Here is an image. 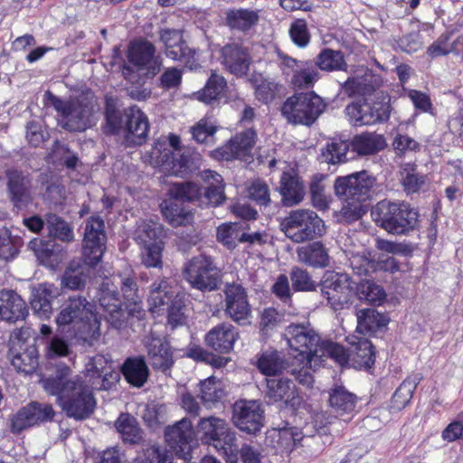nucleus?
I'll list each match as a JSON object with an SVG mask.
<instances>
[{
  "instance_id": "1",
  "label": "nucleus",
  "mask_w": 463,
  "mask_h": 463,
  "mask_svg": "<svg viewBox=\"0 0 463 463\" xmlns=\"http://www.w3.org/2000/svg\"><path fill=\"white\" fill-rule=\"evenodd\" d=\"M118 378L109 361L101 354L89 360L83 375L71 379H47L45 390L57 396L59 405L70 418L80 420L89 418L96 407L93 390H107Z\"/></svg>"
},
{
  "instance_id": "2",
  "label": "nucleus",
  "mask_w": 463,
  "mask_h": 463,
  "mask_svg": "<svg viewBox=\"0 0 463 463\" xmlns=\"http://www.w3.org/2000/svg\"><path fill=\"white\" fill-rule=\"evenodd\" d=\"M285 337L292 354L299 356L306 365L315 363L318 365L323 357H330L336 364H344L347 358L345 349L331 341H321L319 335L309 325L291 324L285 332Z\"/></svg>"
},
{
  "instance_id": "3",
  "label": "nucleus",
  "mask_w": 463,
  "mask_h": 463,
  "mask_svg": "<svg viewBox=\"0 0 463 463\" xmlns=\"http://www.w3.org/2000/svg\"><path fill=\"white\" fill-rule=\"evenodd\" d=\"M55 321L59 327L71 326L84 341H92L99 335L100 322L93 312V306L80 296L69 298Z\"/></svg>"
},
{
  "instance_id": "4",
  "label": "nucleus",
  "mask_w": 463,
  "mask_h": 463,
  "mask_svg": "<svg viewBox=\"0 0 463 463\" xmlns=\"http://www.w3.org/2000/svg\"><path fill=\"white\" fill-rule=\"evenodd\" d=\"M373 221L392 234H405L418 221V213L403 202L383 200L372 209Z\"/></svg>"
},
{
  "instance_id": "5",
  "label": "nucleus",
  "mask_w": 463,
  "mask_h": 463,
  "mask_svg": "<svg viewBox=\"0 0 463 463\" xmlns=\"http://www.w3.org/2000/svg\"><path fill=\"white\" fill-rule=\"evenodd\" d=\"M281 231L293 242L301 243L323 236L324 221L309 209L292 210L280 222Z\"/></svg>"
},
{
  "instance_id": "6",
  "label": "nucleus",
  "mask_w": 463,
  "mask_h": 463,
  "mask_svg": "<svg viewBox=\"0 0 463 463\" xmlns=\"http://www.w3.org/2000/svg\"><path fill=\"white\" fill-rule=\"evenodd\" d=\"M144 161L156 167H161L164 172L173 175H182L188 170L180 137L175 134L168 136V142H156L151 150L144 156Z\"/></svg>"
},
{
  "instance_id": "7",
  "label": "nucleus",
  "mask_w": 463,
  "mask_h": 463,
  "mask_svg": "<svg viewBox=\"0 0 463 463\" xmlns=\"http://www.w3.org/2000/svg\"><path fill=\"white\" fill-rule=\"evenodd\" d=\"M197 431L203 442L212 444L224 455L238 451L235 432L224 419L214 416L202 418L197 424Z\"/></svg>"
},
{
  "instance_id": "8",
  "label": "nucleus",
  "mask_w": 463,
  "mask_h": 463,
  "mask_svg": "<svg viewBox=\"0 0 463 463\" xmlns=\"http://www.w3.org/2000/svg\"><path fill=\"white\" fill-rule=\"evenodd\" d=\"M321 294L334 310H342L351 302L353 288L346 273L326 271L320 285Z\"/></svg>"
},
{
  "instance_id": "9",
  "label": "nucleus",
  "mask_w": 463,
  "mask_h": 463,
  "mask_svg": "<svg viewBox=\"0 0 463 463\" xmlns=\"http://www.w3.org/2000/svg\"><path fill=\"white\" fill-rule=\"evenodd\" d=\"M374 184L375 179L367 172L362 171L337 177L334 187L338 197L364 203L370 198V193Z\"/></svg>"
},
{
  "instance_id": "10",
  "label": "nucleus",
  "mask_w": 463,
  "mask_h": 463,
  "mask_svg": "<svg viewBox=\"0 0 463 463\" xmlns=\"http://www.w3.org/2000/svg\"><path fill=\"white\" fill-rule=\"evenodd\" d=\"M224 313L240 326L250 324L252 310L245 288L239 284H229L224 289Z\"/></svg>"
},
{
  "instance_id": "11",
  "label": "nucleus",
  "mask_w": 463,
  "mask_h": 463,
  "mask_svg": "<svg viewBox=\"0 0 463 463\" xmlns=\"http://www.w3.org/2000/svg\"><path fill=\"white\" fill-rule=\"evenodd\" d=\"M104 222L99 217L92 216L87 220L83 239V256L90 266L97 265L105 250L106 234Z\"/></svg>"
},
{
  "instance_id": "12",
  "label": "nucleus",
  "mask_w": 463,
  "mask_h": 463,
  "mask_svg": "<svg viewBox=\"0 0 463 463\" xmlns=\"http://www.w3.org/2000/svg\"><path fill=\"white\" fill-rule=\"evenodd\" d=\"M103 128L107 134L122 132L128 143L141 145L146 139L149 124L147 118H106Z\"/></svg>"
},
{
  "instance_id": "13",
  "label": "nucleus",
  "mask_w": 463,
  "mask_h": 463,
  "mask_svg": "<svg viewBox=\"0 0 463 463\" xmlns=\"http://www.w3.org/2000/svg\"><path fill=\"white\" fill-rule=\"evenodd\" d=\"M95 96L91 91L81 92L77 97L64 100L50 90L44 93L45 106L53 107L62 116H90L93 113Z\"/></svg>"
},
{
  "instance_id": "14",
  "label": "nucleus",
  "mask_w": 463,
  "mask_h": 463,
  "mask_svg": "<svg viewBox=\"0 0 463 463\" xmlns=\"http://www.w3.org/2000/svg\"><path fill=\"white\" fill-rule=\"evenodd\" d=\"M326 103L315 92H301L288 98L281 107L282 116H320Z\"/></svg>"
},
{
  "instance_id": "15",
  "label": "nucleus",
  "mask_w": 463,
  "mask_h": 463,
  "mask_svg": "<svg viewBox=\"0 0 463 463\" xmlns=\"http://www.w3.org/2000/svg\"><path fill=\"white\" fill-rule=\"evenodd\" d=\"M185 278L189 284L200 290H213L216 288L215 268L210 258L198 256L192 259L184 269Z\"/></svg>"
},
{
  "instance_id": "16",
  "label": "nucleus",
  "mask_w": 463,
  "mask_h": 463,
  "mask_svg": "<svg viewBox=\"0 0 463 463\" xmlns=\"http://www.w3.org/2000/svg\"><path fill=\"white\" fill-rule=\"evenodd\" d=\"M256 143V132L249 128L236 135L223 146L212 152L214 158L222 160L240 159L248 161L252 157V150Z\"/></svg>"
},
{
  "instance_id": "17",
  "label": "nucleus",
  "mask_w": 463,
  "mask_h": 463,
  "mask_svg": "<svg viewBox=\"0 0 463 463\" xmlns=\"http://www.w3.org/2000/svg\"><path fill=\"white\" fill-rule=\"evenodd\" d=\"M232 420L242 431L256 433L263 426V410L257 401H239L233 406Z\"/></svg>"
},
{
  "instance_id": "18",
  "label": "nucleus",
  "mask_w": 463,
  "mask_h": 463,
  "mask_svg": "<svg viewBox=\"0 0 463 463\" xmlns=\"http://www.w3.org/2000/svg\"><path fill=\"white\" fill-rule=\"evenodd\" d=\"M54 411L51 405L32 402L22 408L11 420V430L19 433L26 428L51 420Z\"/></svg>"
},
{
  "instance_id": "19",
  "label": "nucleus",
  "mask_w": 463,
  "mask_h": 463,
  "mask_svg": "<svg viewBox=\"0 0 463 463\" xmlns=\"http://www.w3.org/2000/svg\"><path fill=\"white\" fill-rule=\"evenodd\" d=\"M221 59L225 69L237 77L245 76L251 63L248 50L235 43L226 44L221 49Z\"/></svg>"
},
{
  "instance_id": "20",
  "label": "nucleus",
  "mask_w": 463,
  "mask_h": 463,
  "mask_svg": "<svg viewBox=\"0 0 463 463\" xmlns=\"http://www.w3.org/2000/svg\"><path fill=\"white\" fill-rule=\"evenodd\" d=\"M99 303L103 311L107 313L106 320L112 326L120 327L124 322V312L122 302L113 285L109 282L102 283L99 293Z\"/></svg>"
},
{
  "instance_id": "21",
  "label": "nucleus",
  "mask_w": 463,
  "mask_h": 463,
  "mask_svg": "<svg viewBox=\"0 0 463 463\" xmlns=\"http://www.w3.org/2000/svg\"><path fill=\"white\" fill-rule=\"evenodd\" d=\"M147 356L154 369L167 371L174 364L173 353L168 342L151 333L145 338Z\"/></svg>"
},
{
  "instance_id": "22",
  "label": "nucleus",
  "mask_w": 463,
  "mask_h": 463,
  "mask_svg": "<svg viewBox=\"0 0 463 463\" xmlns=\"http://www.w3.org/2000/svg\"><path fill=\"white\" fill-rule=\"evenodd\" d=\"M279 194L283 205L292 207L300 203L306 194L305 185L294 170L283 172L279 181Z\"/></svg>"
},
{
  "instance_id": "23",
  "label": "nucleus",
  "mask_w": 463,
  "mask_h": 463,
  "mask_svg": "<svg viewBox=\"0 0 463 463\" xmlns=\"http://www.w3.org/2000/svg\"><path fill=\"white\" fill-rule=\"evenodd\" d=\"M266 396L269 402H284L292 407L299 403L296 385L291 380L284 377L267 379Z\"/></svg>"
},
{
  "instance_id": "24",
  "label": "nucleus",
  "mask_w": 463,
  "mask_h": 463,
  "mask_svg": "<svg viewBox=\"0 0 463 463\" xmlns=\"http://www.w3.org/2000/svg\"><path fill=\"white\" fill-rule=\"evenodd\" d=\"M239 338V332L229 323H221L213 327L205 335V343L213 350L229 354Z\"/></svg>"
},
{
  "instance_id": "25",
  "label": "nucleus",
  "mask_w": 463,
  "mask_h": 463,
  "mask_svg": "<svg viewBox=\"0 0 463 463\" xmlns=\"http://www.w3.org/2000/svg\"><path fill=\"white\" fill-rule=\"evenodd\" d=\"M156 48L148 41L142 40L131 44L128 58L131 64L137 68H147L153 74L156 73L161 61L155 57Z\"/></svg>"
},
{
  "instance_id": "26",
  "label": "nucleus",
  "mask_w": 463,
  "mask_h": 463,
  "mask_svg": "<svg viewBox=\"0 0 463 463\" xmlns=\"http://www.w3.org/2000/svg\"><path fill=\"white\" fill-rule=\"evenodd\" d=\"M165 440L175 450L176 454L186 455L194 438L193 424L190 420L184 418L173 426L166 428L165 431Z\"/></svg>"
},
{
  "instance_id": "27",
  "label": "nucleus",
  "mask_w": 463,
  "mask_h": 463,
  "mask_svg": "<svg viewBox=\"0 0 463 463\" xmlns=\"http://www.w3.org/2000/svg\"><path fill=\"white\" fill-rule=\"evenodd\" d=\"M26 304L14 290H0V318L15 323L27 316Z\"/></svg>"
},
{
  "instance_id": "28",
  "label": "nucleus",
  "mask_w": 463,
  "mask_h": 463,
  "mask_svg": "<svg viewBox=\"0 0 463 463\" xmlns=\"http://www.w3.org/2000/svg\"><path fill=\"white\" fill-rule=\"evenodd\" d=\"M6 175L11 201L16 207L26 206L32 200L28 177L16 169L8 170Z\"/></svg>"
},
{
  "instance_id": "29",
  "label": "nucleus",
  "mask_w": 463,
  "mask_h": 463,
  "mask_svg": "<svg viewBox=\"0 0 463 463\" xmlns=\"http://www.w3.org/2000/svg\"><path fill=\"white\" fill-rule=\"evenodd\" d=\"M60 295V290L53 284L43 283L33 291L31 307L42 318H49L52 313V300Z\"/></svg>"
},
{
  "instance_id": "30",
  "label": "nucleus",
  "mask_w": 463,
  "mask_h": 463,
  "mask_svg": "<svg viewBox=\"0 0 463 463\" xmlns=\"http://www.w3.org/2000/svg\"><path fill=\"white\" fill-rule=\"evenodd\" d=\"M352 347L349 353L345 351L346 362L338 364L340 366L350 364L351 366L362 369L370 368L374 364V352L372 343L365 338L358 339L357 343H351Z\"/></svg>"
},
{
  "instance_id": "31",
  "label": "nucleus",
  "mask_w": 463,
  "mask_h": 463,
  "mask_svg": "<svg viewBox=\"0 0 463 463\" xmlns=\"http://www.w3.org/2000/svg\"><path fill=\"white\" fill-rule=\"evenodd\" d=\"M260 21L259 11L239 8L225 13V24L231 29L242 33L249 32Z\"/></svg>"
},
{
  "instance_id": "32",
  "label": "nucleus",
  "mask_w": 463,
  "mask_h": 463,
  "mask_svg": "<svg viewBox=\"0 0 463 463\" xmlns=\"http://www.w3.org/2000/svg\"><path fill=\"white\" fill-rule=\"evenodd\" d=\"M356 331L362 335H372L378 330L385 327L389 319L373 308L358 310L356 313Z\"/></svg>"
},
{
  "instance_id": "33",
  "label": "nucleus",
  "mask_w": 463,
  "mask_h": 463,
  "mask_svg": "<svg viewBox=\"0 0 463 463\" xmlns=\"http://www.w3.org/2000/svg\"><path fill=\"white\" fill-rule=\"evenodd\" d=\"M299 261L314 268H326L329 265L327 250L320 241H314L299 247L297 250Z\"/></svg>"
},
{
  "instance_id": "34",
  "label": "nucleus",
  "mask_w": 463,
  "mask_h": 463,
  "mask_svg": "<svg viewBox=\"0 0 463 463\" xmlns=\"http://www.w3.org/2000/svg\"><path fill=\"white\" fill-rule=\"evenodd\" d=\"M11 363L20 372L30 373L34 371L38 364V351L34 344L25 345L20 349L12 345Z\"/></svg>"
},
{
  "instance_id": "35",
  "label": "nucleus",
  "mask_w": 463,
  "mask_h": 463,
  "mask_svg": "<svg viewBox=\"0 0 463 463\" xmlns=\"http://www.w3.org/2000/svg\"><path fill=\"white\" fill-rule=\"evenodd\" d=\"M121 371L128 383L135 387H142L149 375L147 364L142 356L128 358Z\"/></svg>"
},
{
  "instance_id": "36",
  "label": "nucleus",
  "mask_w": 463,
  "mask_h": 463,
  "mask_svg": "<svg viewBox=\"0 0 463 463\" xmlns=\"http://www.w3.org/2000/svg\"><path fill=\"white\" fill-rule=\"evenodd\" d=\"M165 219L175 227L186 225L193 221V213L185 209L178 200L172 198L165 200L160 204Z\"/></svg>"
},
{
  "instance_id": "37",
  "label": "nucleus",
  "mask_w": 463,
  "mask_h": 463,
  "mask_svg": "<svg viewBox=\"0 0 463 463\" xmlns=\"http://www.w3.org/2000/svg\"><path fill=\"white\" fill-rule=\"evenodd\" d=\"M352 149L361 156L378 153L384 149L386 142L382 135L375 133H363L354 137L351 142Z\"/></svg>"
},
{
  "instance_id": "38",
  "label": "nucleus",
  "mask_w": 463,
  "mask_h": 463,
  "mask_svg": "<svg viewBox=\"0 0 463 463\" xmlns=\"http://www.w3.org/2000/svg\"><path fill=\"white\" fill-rule=\"evenodd\" d=\"M201 178L207 184L205 197L213 206L219 205L225 198L224 184L221 175L212 170L201 172Z\"/></svg>"
},
{
  "instance_id": "39",
  "label": "nucleus",
  "mask_w": 463,
  "mask_h": 463,
  "mask_svg": "<svg viewBox=\"0 0 463 463\" xmlns=\"http://www.w3.org/2000/svg\"><path fill=\"white\" fill-rule=\"evenodd\" d=\"M176 292L170 287L165 279L156 281L151 285L148 303L152 312L156 313L163 306L169 305L175 299Z\"/></svg>"
},
{
  "instance_id": "40",
  "label": "nucleus",
  "mask_w": 463,
  "mask_h": 463,
  "mask_svg": "<svg viewBox=\"0 0 463 463\" xmlns=\"http://www.w3.org/2000/svg\"><path fill=\"white\" fill-rule=\"evenodd\" d=\"M226 87L227 83L224 77L213 73L204 88L194 95L198 100L205 104H213L221 99Z\"/></svg>"
},
{
  "instance_id": "41",
  "label": "nucleus",
  "mask_w": 463,
  "mask_h": 463,
  "mask_svg": "<svg viewBox=\"0 0 463 463\" xmlns=\"http://www.w3.org/2000/svg\"><path fill=\"white\" fill-rule=\"evenodd\" d=\"M329 402L338 416L350 415L355 408V396L343 387L334 389L329 396Z\"/></svg>"
},
{
  "instance_id": "42",
  "label": "nucleus",
  "mask_w": 463,
  "mask_h": 463,
  "mask_svg": "<svg viewBox=\"0 0 463 463\" xmlns=\"http://www.w3.org/2000/svg\"><path fill=\"white\" fill-rule=\"evenodd\" d=\"M163 227L160 223L152 221H142L138 223L135 233V241L141 246L163 242Z\"/></svg>"
},
{
  "instance_id": "43",
  "label": "nucleus",
  "mask_w": 463,
  "mask_h": 463,
  "mask_svg": "<svg viewBox=\"0 0 463 463\" xmlns=\"http://www.w3.org/2000/svg\"><path fill=\"white\" fill-rule=\"evenodd\" d=\"M420 381V377L419 374L408 376L395 391L392 398L391 407L396 411L405 408L410 402Z\"/></svg>"
},
{
  "instance_id": "44",
  "label": "nucleus",
  "mask_w": 463,
  "mask_h": 463,
  "mask_svg": "<svg viewBox=\"0 0 463 463\" xmlns=\"http://www.w3.org/2000/svg\"><path fill=\"white\" fill-rule=\"evenodd\" d=\"M118 279L126 309L132 316H139L143 309L136 281L131 278H118Z\"/></svg>"
},
{
  "instance_id": "45",
  "label": "nucleus",
  "mask_w": 463,
  "mask_h": 463,
  "mask_svg": "<svg viewBox=\"0 0 463 463\" xmlns=\"http://www.w3.org/2000/svg\"><path fill=\"white\" fill-rule=\"evenodd\" d=\"M402 184L407 194H415L427 185V176L416 170L414 164H404L401 168Z\"/></svg>"
},
{
  "instance_id": "46",
  "label": "nucleus",
  "mask_w": 463,
  "mask_h": 463,
  "mask_svg": "<svg viewBox=\"0 0 463 463\" xmlns=\"http://www.w3.org/2000/svg\"><path fill=\"white\" fill-rule=\"evenodd\" d=\"M292 75L290 83L296 89H309L319 79V72L315 63L310 61H303Z\"/></svg>"
},
{
  "instance_id": "47",
  "label": "nucleus",
  "mask_w": 463,
  "mask_h": 463,
  "mask_svg": "<svg viewBox=\"0 0 463 463\" xmlns=\"http://www.w3.org/2000/svg\"><path fill=\"white\" fill-rule=\"evenodd\" d=\"M317 67L322 71H346L347 64L341 51L332 49H324L317 56L315 61Z\"/></svg>"
},
{
  "instance_id": "48",
  "label": "nucleus",
  "mask_w": 463,
  "mask_h": 463,
  "mask_svg": "<svg viewBox=\"0 0 463 463\" xmlns=\"http://www.w3.org/2000/svg\"><path fill=\"white\" fill-rule=\"evenodd\" d=\"M224 394L222 382L214 376H211L200 383V397L202 402L208 408L221 401Z\"/></svg>"
},
{
  "instance_id": "49",
  "label": "nucleus",
  "mask_w": 463,
  "mask_h": 463,
  "mask_svg": "<svg viewBox=\"0 0 463 463\" xmlns=\"http://www.w3.org/2000/svg\"><path fill=\"white\" fill-rule=\"evenodd\" d=\"M165 53L167 58L173 61H183L190 70H196L199 67V63L195 58V51L188 47L184 39H181V43L175 45H170L165 49Z\"/></svg>"
},
{
  "instance_id": "50",
  "label": "nucleus",
  "mask_w": 463,
  "mask_h": 463,
  "mask_svg": "<svg viewBox=\"0 0 463 463\" xmlns=\"http://www.w3.org/2000/svg\"><path fill=\"white\" fill-rule=\"evenodd\" d=\"M373 74L366 71L362 76L348 78L343 88L348 95H367L374 91Z\"/></svg>"
},
{
  "instance_id": "51",
  "label": "nucleus",
  "mask_w": 463,
  "mask_h": 463,
  "mask_svg": "<svg viewBox=\"0 0 463 463\" xmlns=\"http://www.w3.org/2000/svg\"><path fill=\"white\" fill-rule=\"evenodd\" d=\"M244 229L240 222L222 223L217 228V241L227 249L233 250L241 242V232Z\"/></svg>"
},
{
  "instance_id": "52",
  "label": "nucleus",
  "mask_w": 463,
  "mask_h": 463,
  "mask_svg": "<svg viewBox=\"0 0 463 463\" xmlns=\"http://www.w3.org/2000/svg\"><path fill=\"white\" fill-rule=\"evenodd\" d=\"M45 223L49 234L53 238L64 242H70L74 240L73 229L68 222L56 214H47Z\"/></svg>"
},
{
  "instance_id": "53",
  "label": "nucleus",
  "mask_w": 463,
  "mask_h": 463,
  "mask_svg": "<svg viewBox=\"0 0 463 463\" xmlns=\"http://www.w3.org/2000/svg\"><path fill=\"white\" fill-rule=\"evenodd\" d=\"M47 157L52 164L63 165L69 169H75L79 162L77 155L58 141L54 142Z\"/></svg>"
},
{
  "instance_id": "54",
  "label": "nucleus",
  "mask_w": 463,
  "mask_h": 463,
  "mask_svg": "<svg viewBox=\"0 0 463 463\" xmlns=\"http://www.w3.org/2000/svg\"><path fill=\"white\" fill-rule=\"evenodd\" d=\"M115 426L125 441L136 443L141 438L137 420L128 413L120 414Z\"/></svg>"
},
{
  "instance_id": "55",
  "label": "nucleus",
  "mask_w": 463,
  "mask_h": 463,
  "mask_svg": "<svg viewBox=\"0 0 463 463\" xmlns=\"http://www.w3.org/2000/svg\"><path fill=\"white\" fill-rule=\"evenodd\" d=\"M257 367L261 373L273 378L283 370V363L278 352H264L258 359Z\"/></svg>"
},
{
  "instance_id": "56",
  "label": "nucleus",
  "mask_w": 463,
  "mask_h": 463,
  "mask_svg": "<svg viewBox=\"0 0 463 463\" xmlns=\"http://www.w3.org/2000/svg\"><path fill=\"white\" fill-rule=\"evenodd\" d=\"M356 294L359 299L372 304H381L386 297L383 288L371 280L360 282L357 286Z\"/></svg>"
},
{
  "instance_id": "57",
  "label": "nucleus",
  "mask_w": 463,
  "mask_h": 463,
  "mask_svg": "<svg viewBox=\"0 0 463 463\" xmlns=\"http://www.w3.org/2000/svg\"><path fill=\"white\" fill-rule=\"evenodd\" d=\"M351 143L343 140H334L323 151V156L331 164L345 162L349 159L347 152Z\"/></svg>"
},
{
  "instance_id": "58",
  "label": "nucleus",
  "mask_w": 463,
  "mask_h": 463,
  "mask_svg": "<svg viewBox=\"0 0 463 463\" xmlns=\"http://www.w3.org/2000/svg\"><path fill=\"white\" fill-rule=\"evenodd\" d=\"M154 458H156L157 463H173V452L152 446L138 454L133 463H153Z\"/></svg>"
},
{
  "instance_id": "59",
  "label": "nucleus",
  "mask_w": 463,
  "mask_h": 463,
  "mask_svg": "<svg viewBox=\"0 0 463 463\" xmlns=\"http://www.w3.org/2000/svg\"><path fill=\"white\" fill-rule=\"evenodd\" d=\"M49 137V132L45 127L43 118L37 120H31L26 126V138L33 146H39Z\"/></svg>"
},
{
  "instance_id": "60",
  "label": "nucleus",
  "mask_w": 463,
  "mask_h": 463,
  "mask_svg": "<svg viewBox=\"0 0 463 463\" xmlns=\"http://www.w3.org/2000/svg\"><path fill=\"white\" fill-rule=\"evenodd\" d=\"M343 200L344 204L338 214L339 221L349 223L360 219L365 213L364 203L356 200Z\"/></svg>"
},
{
  "instance_id": "61",
  "label": "nucleus",
  "mask_w": 463,
  "mask_h": 463,
  "mask_svg": "<svg viewBox=\"0 0 463 463\" xmlns=\"http://www.w3.org/2000/svg\"><path fill=\"white\" fill-rule=\"evenodd\" d=\"M217 127L202 118L191 128L193 138L198 143H213Z\"/></svg>"
},
{
  "instance_id": "62",
  "label": "nucleus",
  "mask_w": 463,
  "mask_h": 463,
  "mask_svg": "<svg viewBox=\"0 0 463 463\" xmlns=\"http://www.w3.org/2000/svg\"><path fill=\"white\" fill-rule=\"evenodd\" d=\"M163 242H154L146 246H142L141 258L145 266L150 268H158L162 265Z\"/></svg>"
},
{
  "instance_id": "63",
  "label": "nucleus",
  "mask_w": 463,
  "mask_h": 463,
  "mask_svg": "<svg viewBox=\"0 0 463 463\" xmlns=\"http://www.w3.org/2000/svg\"><path fill=\"white\" fill-rule=\"evenodd\" d=\"M86 278L83 268L73 269L71 265L62 276L61 286L71 290L80 289L85 285Z\"/></svg>"
},
{
  "instance_id": "64",
  "label": "nucleus",
  "mask_w": 463,
  "mask_h": 463,
  "mask_svg": "<svg viewBox=\"0 0 463 463\" xmlns=\"http://www.w3.org/2000/svg\"><path fill=\"white\" fill-rule=\"evenodd\" d=\"M310 194L312 204L315 208L320 211H324L328 208L329 198L326 194L322 178L317 176L313 178L310 183Z\"/></svg>"
}]
</instances>
